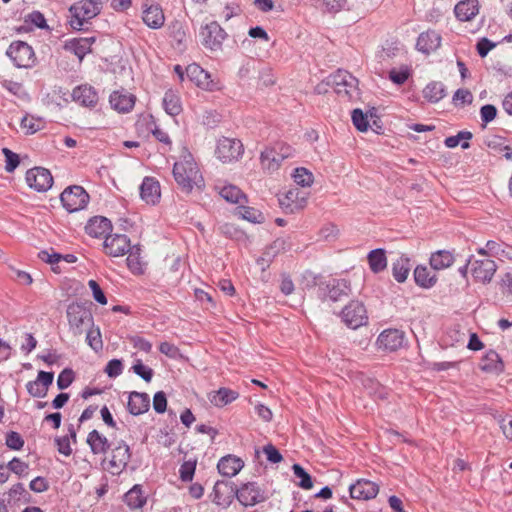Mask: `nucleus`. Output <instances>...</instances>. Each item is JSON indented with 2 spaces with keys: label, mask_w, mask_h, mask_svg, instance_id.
Returning a JSON list of instances; mask_svg holds the SVG:
<instances>
[{
  "label": "nucleus",
  "mask_w": 512,
  "mask_h": 512,
  "mask_svg": "<svg viewBox=\"0 0 512 512\" xmlns=\"http://www.w3.org/2000/svg\"><path fill=\"white\" fill-rule=\"evenodd\" d=\"M173 176L178 186L186 193H190L194 188L204 187V179L191 156L174 164Z\"/></svg>",
  "instance_id": "obj_1"
},
{
  "label": "nucleus",
  "mask_w": 512,
  "mask_h": 512,
  "mask_svg": "<svg viewBox=\"0 0 512 512\" xmlns=\"http://www.w3.org/2000/svg\"><path fill=\"white\" fill-rule=\"evenodd\" d=\"M69 332L74 337H80L84 332L94 324V318L91 310L82 303L73 302L68 305L66 310Z\"/></svg>",
  "instance_id": "obj_2"
},
{
  "label": "nucleus",
  "mask_w": 512,
  "mask_h": 512,
  "mask_svg": "<svg viewBox=\"0 0 512 512\" xmlns=\"http://www.w3.org/2000/svg\"><path fill=\"white\" fill-rule=\"evenodd\" d=\"M329 83L334 91L346 100H354L359 97L358 79L346 70H337L329 77Z\"/></svg>",
  "instance_id": "obj_3"
},
{
  "label": "nucleus",
  "mask_w": 512,
  "mask_h": 512,
  "mask_svg": "<svg viewBox=\"0 0 512 512\" xmlns=\"http://www.w3.org/2000/svg\"><path fill=\"white\" fill-rule=\"evenodd\" d=\"M71 27L75 30H81L85 23L100 14L98 7H95L89 0H81L69 8Z\"/></svg>",
  "instance_id": "obj_4"
},
{
  "label": "nucleus",
  "mask_w": 512,
  "mask_h": 512,
  "mask_svg": "<svg viewBox=\"0 0 512 512\" xmlns=\"http://www.w3.org/2000/svg\"><path fill=\"white\" fill-rule=\"evenodd\" d=\"M6 55L17 68H30L36 60L32 47L24 41L12 42L6 51Z\"/></svg>",
  "instance_id": "obj_5"
},
{
  "label": "nucleus",
  "mask_w": 512,
  "mask_h": 512,
  "mask_svg": "<svg viewBox=\"0 0 512 512\" xmlns=\"http://www.w3.org/2000/svg\"><path fill=\"white\" fill-rule=\"evenodd\" d=\"M63 207L70 213L84 209L89 202V195L83 187H67L60 196Z\"/></svg>",
  "instance_id": "obj_6"
},
{
  "label": "nucleus",
  "mask_w": 512,
  "mask_h": 512,
  "mask_svg": "<svg viewBox=\"0 0 512 512\" xmlns=\"http://www.w3.org/2000/svg\"><path fill=\"white\" fill-rule=\"evenodd\" d=\"M200 36L202 45L205 48L211 51H219L222 49V44L227 38V33L218 22L212 21L201 27Z\"/></svg>",
  "instance_id": "obj_7"
},
{
  "label": "nucleus",
  "mask_w": 512,
  "mask_h": 512,
  "mask_svg": "<svg viewBox=\"0 0 512 512\" xmlns=\"http://www.w3.org/2000/svg\"><path fill=\"white\" fill-rule=\"evenodd\" d=\"M131 458L130 447L121 440L111 451V458L107 464V470L113 475H119L127 466Z\"/></svg>",
  "instance_id": "obj_8"
},
{
  "label": "nucleus",
  "mask_w": 512,
  "mask_h": 512,
  "mask_svg": "<svg viewBox=\"0 0 512 512\" xmlns=\"http://www.w3.org/2000/svg\"><path fill=\"white\" fill-rule=\"evenodd\" d=\"M243 153V144L238 139L223 137L219 139L216 155L222 162L237 160Z\"/></svg>",
  "instance_id": "obj_9"
},
{
  "label": "nucleus",
  "mask_w": 512,
  "mask_h": 512,
  "mask_svg": "<svg viewBox=\"0 0 512 512\" xmlns=\"http://www.w3.org/2000/svg\"><path fill=\"white\" fill-rule=\"evenodd\" d=\"M343 322L352 329H357L367 321L366 309L359 301H351L341 313Z\"/></svg>",
  "instance_id": "obj_10"
},
{
  "label": "nucleus",
  "mask_w": 512,
  "mask_h": 512,
  "mask_svg": "<svg viewBox=\"0 0 512 512\" xmlns=\"http://www.w3.org/2000/svg\"><path fill=\"white\" fill-rule=\"evenodd\" d=\"M26 182L30 188L45 192L52 187L53 177L48 169L34 167L26 172Z\"/></svg>",
  "instance_id": "obj_11"
},
{
  "label": "nucleus",
  "mask_w": 512,
  "mask_h": 512,
  "mask_svg": "<svg viewBox=\"0 0 512 512\" xmlns=\"http://www.w3.org/2000/svg\"><path fill=\"white\" fill-rule=\"evenodd\" d=\"M470 270L473 278L482 283H489L496 270V263L491 259L473 260L469 258Z\"/></svg>",
  "instance_id": "obj_12"
},
{
  "label": "nucleus",
  "mask_w": 512,
  "mask_h": 512,
  "mask_svg": "<svg viewBox=\"0 0 512 512\" xmlns=\"http://www.w3.org/2000/svg\"><path fill=\"white\" fill-rule=\"evenodd\" d=\"M238 501L244 506H254L265 500L264 492L255 482L243 484L236 491Z\"/></svg>",
  "instance_id": "obj_13"
},
{
  "label": "nucleus",
  "mask_w": 512,
  "mask_h": 512,
  "mask_svg": "<svg viewBox=\"0 0 512 512\" xmlns=\"http://www.w3.org/2000/svg\"><path fill=\"white\" fill-rule=\"evenodd\" d=\"M185 73L198 87L209 91L218 89V83L214 82L211 75L196 63L188 65Z\"/></svg>",
  "instance_id": "obj_14"
},
{
  "label": "nucleus",
  "mask_w": 512,
  "mask_h": 512,
  "mask_svg": "<svg viewBox=\"0 0 512 512\" xmlns=\"http://www.w3.org/2000/svg\"><path fill=\"white\" fill-rule=\"evenodd\" d=\"M130 248V239L124 234L108 235L105 238L104 249L109 256H124Z\"/></svg>",
  "instance_id": "obj_15"
},
{
  "label": "nucleus",
  "mask_w": 512,
  "mask_h": 512,
  "mask_svg": "<svg viewBox=\"0 0 512 512\" xmlns=\"http://www.w3.org/2000/svg\"><path fill=\"white\" fill-rule=\"evenodd\" d=\"M350 496L358 500H370L377 496L379 485L367 479H358L349 486Z\"/></svg>",
  "instance_id": "obj_16"
},
{
  "label": "nucleus",
  "mask_w": 512,
  "mask_h": 512,
  "mask_svg": "<svg viewBox=\"0 0 512 512\" xmlns=\"http://www.w3.org/2000/svg\"><path fill=\"white\" fill-rule=\"evenodd\" d=\"M404 333L398 329L384 330L377 339L379 348L389 351H396L404 343Z\"/></svg>",
  "instance_id": "obj_17"
},
{
  "label": "nucleus",
  "mask_w": 512,
  "mask_h": 512,
  "mask_svg": "<svg viewBox=\"0 0 512 512\" xmlns=\"http://www.w3.org/2000/svg\"><path fill=\"white\" fill-rule=\"evenodd\" d=\"M143 22L151 29H159L164 25L165 16L159 4L143 5Z\"/></svg>",
  "instance_id": "obj_18"
},
{
  "label": "nucleus",
  "mask_w": 512,
  "mask_h": 512,
  "mask_svg": "<svg viewBox=\"0 0 512 512\" xmlns=\"http://www.w3.org/2000/svg\"><path fill=\"white\" fill-rule=\"evenodd\" d=\"M279 204L286 213H295L303 209L306 205V198L299 197L297 189H291L285 194L279 196Z\"/></svg>",
  "instance_id": "obj_19"
},
{
  "label": "nucleus",
  "mask_w": 512,
  "mask_h": 512,
  "mask_svg": "<svg viewBox=\"0 0 512 512\" xmlns=\"http://www.w3.org/2000/svg\"><path fill=\"white\" fill-rule=\"evenodd\" d=\"M140 196L147 204L155 205L161 196L159 182L153 177H145L140 186Z\"/></svg>",
  "instance_id": "obj_20"
},
{
  "label": "nucleus",
  "mask_w": 512,
  "mask_h": 512,
  "mask_svg": "<svg viewBox=\"0 0 512 512\" xmlns=\"http://www.w3.org/2000/svg\"><path fill=\"white\" fill-rule=\"evenodd\" d=\"M441 45V36L434 30H428L419 35L416 47L419 51L430 54L436 51Z\"/></svg>",
  "instance_id": "obj_21"
},
{
  "label": "nucleus",
  "mask_w": 512,
  "mask_h": 512,
  "mask_svg": "<svg viewBox=\"0 0 512 512\" xmlns=\"http://www.w3.org/2000/svg\"><path fill=\"white\" fill-rule=\"evenodd\" d=\"M111 230L110 220L102 216L91 218L85 226L86 233L94 238L106 237Z\"/></svg>",
  "instance_id": "obj_22"
},
{
  "label": "nucleus",
  "mask_w": 512,
  "mask_h": 512,
  "mask_svg": "<svg viewBox=\"0 0 512 512\" xmlns=\"http://www.w3.org/2000/svg\"><path fill=\"white\" fill-rule=\"evenodd\" d=\"M73 100L86 107H94L98 102V93L89 85H80L72 92Z\"/></svg>",
  "instance_id": "obj_23"
},
{
  "label": "nucleus",
  "mask_w": 512,
  "mask_h": 512,
  "mask_svg": "<svg viewBox=\"0 0 512 512\" xmlns=\"http://www.w3.org/2000/svg\"><path fill=\"white\" fill-rule=\"evenodd\" d=\"M95 37L73 38L65 42L64 49L74 53L81 61L91 51Z\"/></svg>",
  "instance_id": "obj_24"
},
{
  "label": "nucleus",
  "mask_w": 512,
  "mask_h": 512,
  "mask_svg": "<svg viewBox=\"0 0 512 512\" xmlns=\"http://www.w3.org/2000/svg\"><path fill=\"white\" fill-rule=\"evenodd\" d=\"M243 466V460L234 455L222 457L217 464L219 473L227 477H233L238 474Z\"/></svg>",
  "instance_id": "obj_25"
},
{
  "label": "nucleus",
  "mask_w": 512,
  "mask_h": 512,
  "mask_svg": "<svg viewBox=\"0 0 512 512\" xmlns=\"http://www.w3.org/2000/svg\"><path fill=\"white\" fill-rule=\"evenodd\" d=\"M325 289L328 297L332 301H338L342 299V297H347L351 292L348 281L344 279H332L328 281Z\"/></svg>",
  "instance_id": "obj_26"
},
{
  "label": "nucleus",
  "mask_w": 512,
  "mask_h": 512,
  "mask_svg": "<svg viewBox=\"0 0 512 512\" xmlns=\"http://www.w3.org/2000/svg\"><path fill=\"white\" fill-rule=\"evenodd\" d=\"M150 398L146 393L131 392L128 401V410L132 415H140L148 411Z\"/></svg>",
  "instance_id": "obj_27"
},
{
  "label": "nucleus",
  "mask_w": 512,
  "mask_h": 512,
  "mask_svg": "<svg viewBox=\"0 0 512 512\" xmlns=\"http://www.w3.org/2000/svg\"><path fill=\"white\" fill-rule=\"evenodd\" d=\"M282 158L277 153V148L267 147L260 154V162L262 169L272 173L279 169L282 163Z\"/></svg>",
  "instance_id": "obj_28"
},
{
  "label": "nucleus",
  "mask_w": 512,
  "mask_h": 512,
  "mask_svg": "<svg viewBox=\"0 0 512 512\" xmlns=\"http://www.w3.org/2000/svg\"><path fill=\"white\" fill-rule=\"evenodd\" d=\"M111 106L119 112H128L135 104V97L126 92L114 91L109 98Z\"/></svg>",
  "instance_id": "obj_29"
},
{
  "label": "nucleus",
  "mask_w": 512,
  "mask_h": 512,
  "mask_svg": "<svg viewBox=\"0 0 512 512\" xmlns=\"http://www.w3.org/2000/svg\"><path fill=\"white\" fill-rule=\"evenodd\" d=\"M479 12L478 0H463L454 8L455 16L460 21H470Z\"/></svg>",
  "instance_id": "obj_30"
},
{
  "label": "nucleus",
  "mask_w": 512,
  "mask_h": 512,
  "mask_svg": "<svg viewBox=\"0 0 512 512\" xmlns=\"http://www.w3.org/2000/svg\"><path fill=\"white\" fill-rule=\"evenodd\" d=\"M238 397V392L225 387H222L217 391H212L208 394L210 403L216 407H224L236 400Z\"/></svg>",
  "instance_id": "obj_31"
},
{
  "label": "nucleus",
  "mask_w": 512,
  "mask_h": 512,
  "mask_svg": "<svg viewBox=\"0 0 512 512\" xmlns=\"http://www.w3.org/2000/svg\"><path fill=\"white\" fill-rule=\"evenodd\" d=\"M481 370L489 373H501L504 370V364L497 352L488 351L480 362Z\"/></svg>",
  "instance_id": "obj_32"
},
{
  "label": "nucleus",
  "mask_w": 512,
  "mask_h": 512,
  "mask_svg": "<svg viewBox=\"0 0 512 512\" xmlns=\"http://www.w3.org/2000/svg\"><path fill=\"white\" fill-rule=\"evenodd\" d=\"M455 261L454 255L448 250H439L431 254L430 265L435 270L450 267Z\"/></svg>",
  "instance_id": "obj_33"
},
{
  "label": "nucleus",
  "mask_w": 512,
  "mask_h": 512,
  "mask_svg": "<svg viewBox=\"0 0 512 512\" xmlns=\"http://www.w3.org/2000/svg\"><path fill=\"white\" fill-rule=\"evenodd\" d=\"M87 443L94 454H104L110 447L108 439L97 430H92L88 434Z\"/></svg>",
  "instance_id": "obj_34"
},
{
  "label": "nucleus",
  "mask_w": 512,
  "mask_h": 512,
  "mask_svg": "<svg viewBox=\"0 0 512 512\" xmlns=\"http://www.w3.org/2000/svg\"><path fill=\"white\" fill-rule=\"evenodd\" d=\"M163 107L168 115H179L182 111V105L179 95L173 90H167L163 97Z\"/></svg>",
  "instance_id": "obj_35"
},
{
  "label": "nucleus",
  "mask_w": 512,
  "mask_h": 512,
  "mask_svg": "<svg viewBox=\"0 0 512 512\" xmlns=\"http://www.w3.org/2000/svg\"><path fill=\"white\" fill-rule=\"evenodd\" d=\"M423 96L429 102L437 103L446 96L445 86L441 82L433 81L424 88Z\"/></svg>",
  "instance_id": "obj_36"
},
{
  "label": "nucleus",
  "mask_w": 512,
  "mask_h": 512,
  "mask_svg": "<svg viewBox=\"0 0 512 512\" xmlns=\"http://www.w3.org/2000/svg\"><path fill=\"white\" fill-rule=\"evenodd\" d=\"M414 279L417 285L423 288H430L435 285L437 278L431 274L427 267L417 266L414 270Z\"/></svg>",
  "instance_id": "obj_37"
},
{
  "label": "nucleus",
  "mask_w": 512,
  "mask_h": 512,
  "mask_svg": "<svg viewBox=\"0 0 512 512\" xmlns=\"http://www.w3.org/2000/svg\"><path fill=\"white\" fill-rule=\"evenodd\" d=\"M368 262L374 273H379L387 267V258L383 249H375L369 252Z\"/></svg>",
  "instance_id": "obj_38"
},
{
  "label": "nucleus",
  "mask_w": 512,
  "mask_h": 512,
  "mask_svg": "<svg viewBox=\"0 0 512 512\" xmlns=\"http://www.w3.org/2000/svg\"><path fill=\"white\" fill-rule=\"evenodd\" d=\"M409 272L410 263L408 258L400 257L392 264L393 277L399 283H402L407 279Z\"/></svg>",
  "instance_id": "obj_39"
},
{
  "label": "nucleus",
  "mask_w": 512,
  "mask_h": 512,
  "mask_svg": "<svg viewBox=\"0 0 512 512\" xmlns=\"http://www.w3.org/2000/svg\"><path fill=\"white\" fill-rule=\"evenodd\" d=\"M125 503L132 509L141 508L146 498L143 496L140 486L135 485L124 496Z\"/></svg>",
  "instance_id": "obj_40"
},
{
  "label": "nucleus",
  "mask_w": 512,
  "mask_h": 512,
  "mask_svg": "<svg viewBox=\"0 0 512 512\" xmlns=\"http://www.w3.org/2000/svg\"><path fill=\"white\" fill-rule=\"evenodd\" d=\"M220 195L227 202L239 204L242 200H245V194L234 185H226L220 190Z\"/></svg>",
  "instance_id": "obj_41"
},
{
  "label": "nucleus",
  "mask_w": 512,
  "mask_h": 512,
  "mask_svg": "<svg viewBox=\"0 0 512 512\" xmlns=\"http://www.w3.org/2000/svg\"><path fill=\"white\" fill-rule=\"evenodd\" d=\"M84 333H86V342L87 344L95 351L99 352L103 348V341L101 337L100 328L98 326H93L88 328Z\"/></svg>",
  "instance_id": "obj_42"
},
{
  "label": "nucleus",
  "mask_w": 512,
  "mask_h": 512,
  "mask_svg": "<svg viewBox=\"0 0 512 512\" xmlns=\"http://www.w3.org/2000/svg\"><path fill=\"white\" fill-rule=\"evenodd\" d=\"M472 138V133L469 131H460L455 136H450L445 139V145L448 148H455L461 143L463 149L470 147L468 140Z\"/></svg>",
  "instance_id": "obj_43"
},
{
  "label": "nucleus",
  "mask_w": 512,
  "mask_h": 512,
  "mask_svg": "<svg viewBox=\"0 0 512 512\" xmlns=\"http://www.w3.org/2000/svg\"><path fill=\"white\" fill-rule=\"evenodd\" d=\"M294 182L302 187H309L314 181L313 174L304 167H299L293 173Z\"/></svg>",
  "instance_id": "obj_44"
},
{
  "label": "nucleus",
  "mask_w": 512,
  "mask_h": 512,
  "mask_svg": "<svg viewBox=\"0 0 512 512\" xmlns=\"http://www.w3.org/2000/svg\"><path fill=\"white\" fill-rule=\"evenodd\" d=\"M38 258L42 260L45 263H48L51 265L52 270L55 273H60L61 270L58 266V263L62 259V254L56 253V252H49L47 250H42L38 253Z\"/></svg>",
  "instance_id": "obj_45"
},
{
  "label": "nucleus",
  "mask_w": 512,
  "mask_h": 512,
  "mask_svg": "<svg viewBox=\"0 0 512 512\" xmlns=\"http://www.w3.org/2000/svg\"><path fill=\"white\" fill-rule=\"evenodd\" d=\"M294 475L300 479L298 486L302 489L308 490L313 487V482L311 476L305 471V469L299 465L294 464L292 466Z\"/></svg>",
  "instance_id": "obj_46"
},
{
  "label": "nucleus",
  "mask_w": 512,
  "mask_h": 512,
  "mask_svg": "<svg viewBox=\"0 0 512 512\" xmlns=\"http://www.w3.org/2000/svg\"><path fill=\"white\" fill-rule=\"evenodd\" d=\"M285 249V240L278 238L263 252L262 260L270 262L282 250Z\"/></svg>",
  "instance_id": "obj_47"
},
{
  "label": "nucleus",
  "mask_w": 512,
  "mask_h": 512,
  "mask_svg": "<svg viewBox=\"0 0 512 512\" xmlns=\"http://www.w3.org/2000/svg\"><path fill=\"white\" fill-rule=\"evenodd\" d=\"M240 214L243 219L252 223H262L264 221L262 212L252 207L241 206Z\"/></svg>",
  "instance_id": "obj_48"
},
{
  "label": "nucleus",
  "mask_w": 512,
  "mask_h": 512,
  "mask_svg": "<svg viewBox=\"0 0 512 512\" xmlns=\"http://www.w3.org/2000/svg\"><path fill=\"white\" fill-rule=\"evenodd\" d=\"M7 469L18 476H26L28 474L29 465L20 458L14 457L8 462Z\"/></svg>",
  "instance_id": "obj_49"
},
{
  "label": "nucleus",
  "mask_w": 512,
  "mask_h": 512,
  "mask_svg": "<svg viewBox=\"0 0 512 512\" xmlns=\"http://www.w3.org/2000/svg\"><path fill=\"white\" fill-rule=\"evenodd\" d=\"M352 122L359 131L365 132L368 130L369 123L367 116L361 109H354L352 111Z\"/></svg>",
  "instance_id": "obj_50"
},
{
  "label": "nucleus",
  "mask_w": 512,
  "mask_h": 512,
  "mask_svg": "<svg viewBox=\"0 0 512 512\" xmlns=\"http://www.w3.org/2000/svg\"><path fill=\"white\" fill-rule=\"evenodd\" d=\"M2 153L5 156V170L7 172H13L20 163L18 154L8 148H3Z\"/></svg>",
  "instance_id": "obj_51"
},
{
  "label": "nucleus",
  "mask_w": 512,
  "mask_h": 512,
  "mask_svg": "<svg viewBox=\"0 0 512 512\" xmlns=\"http://www.w3.org/2000/svg\"><path fill=\"white\" fill-rule=\"evenodd\" d=\"M133 372L141 377L144 381L150 382L153 377V370L145 366L141 360H137L132 366Z\"/></svg>",
  "instance_id": "obj_52"
},
{
  "label": "nucleus",
  "mask_w": 512,
  "mask_h": 512,
  "mask_svg": "<svg viewBox=\"0 0 512 512\" xmlns=\"http://www.w3.org/2000/svg\"><path fill=\"white\" fill-rule=\"evenodd\" d=\"M196 469V461H185L180 467V478L182 481L187 482L193 479Z\"/></svg>",
  "instance_id": "obj_53"
},
{
  "label": "nucleus",
  "mask_w": 512,
  "mask_h": 512,
  "mask_svg": "<svg viewBox=\"0 0 512 512\" xmlns=\"http://www.w3.org/2000/svg\"><path fill=\"white\" fill-rule=\"evenodd\" d=\"M74 380V372L72 369H64L57 378V386L60 390L68 388Z\"/></svg>",
  "instance_id": "obj_54"
},
{
  "label": "nucleus",
  "mask_w": 512,
  "mask_h": 512,
  "mask_svg": "<svg viewBox=\"0 0 512 512\" xmlns=\"http://www.w3.org/2000/svg\"><path fill=\"white\" fill-rule=\"evenodd\" d=\"M487 251L490 256L503 259L506 244L503 242L490 240L486 243Z\"/></svg>",
  "instance_id": "obj_55"
},
{
  "label": "nucleus",
  "mask_w": 512,
  "mask_h": 512,
  "mask_svg": "<svg viewBox=\"0 0 512 512\" xmlns=\"http://www.w3.org/2000/svg\"><path fill=\"white\" fill-rule=\"evenodd\" d=\"M6 445L12 450H20L24 446V440L19 433L11 431L6 435Z\"/></svg>",
  "instance_id": "obj_56"
},
{
  "label": "nucleus",
  "mask_w": 512,
  "mask_h": 512,
  "mask_svg": "<svg viewBox=\"0 0 512 512\" xmlns=\"http://www.w3.org/2000/svg\"><path fill=\"white\" fill-rule=\"evenodd\" d=\"M88 286L91 289L93 298L95 299L96 302H98L101 305L107 304V298L104 292L102 291L100 285L97 283V281L93 279L89 280Z\"/></svg>",
  "instance_id": "obj_57"
},
{
  "label": "nucleus",
  "mask_w": 512,
  "mask_h": 512,
  "mask_svg": "<svg viewBox=\"0 0 512 512\" xmlns=\"http://www.w3.org/2000/svg\"><path fill=\"white\" fill-rule=\"evenodd\" d=\"M228 485L224 481H217L213 487V493H212V501L217 505H223L228 503L224 499H222V493L224 489H227Z\"/></svg>",
  "instance_id": "obj_58"
},
{
  "label": "nucleus",
  "mask_w": 512,
  "mask_h": 512,
  "mask_svg": "<svg viewBox=\"0 0 512 512\" xmlns=\"http://www.w3.org/2000/svg\"><path fill=\"white\" fill-rule=\"evenodd\" d=\"M409 75H410V73H409L408 68H404L401 70L392 69L389 72V79L397 85H402L407 81V79L409 78Z\"/></svg>",
  "instance_id": "obj_59"
},
{
  "label": "nucleus",
  "mask_w": 512,
  "mask_h": 512,
  "mask_svg": "<svg viewBox=\"0 0 512 512\" xmlns=\"http://www.w3.org/2000/svg\"><path fill=\"white\" fill-rule=\"evenodd\" d=\"M21 127L26 130V133L33 134L41 129V122L33 117L25 116L21 120Z\"/></svg>",
  "instance_id": "obj_60"
},
{
  "label": "nucleus",
  "mask_w": 512,
  "mask_h": 512,
  "mask_svg": "<svg viewBox=\"0 0 512 512\" xmlns=\"http://www.w3.org/2000/svg\"><path fill=\"white\" fill-rule=\"evenodd\" d=\"M153 408L159 414L164 413L166 411L167 398L163 391H158L155 393L153 397Z\"/></svg>",
  "instance_id": "obj_61"
},
{
  "label": "nucleus",
  "mask_w": 512,
  "mask_h": 512,
  "mask_svg": "<svg viewBox=\"0 0 512 512\" xmlns=\"http://www.w3.org/2000/svg\"><path fill=\"white\" fill-rule=\"evenodd\" d=\"M123 370V364L121 360L118 359H112L110 360L105 368V372L107 375L111 378H115L119 376L122 373Z\"/></svg>",
  "instance_id": "obj_62"
},
{
  "label": "nucleus",
  "mask_w": 512,
  "mask_h": 512,
  "mask_svg": "<svg viewBox=\"0 0 512 512\" xmlns=\"http://www.w3.org/2000/svg\"><path fill=\"white\" fill-rule=\"evenodd\" d=\"M26 388L28 393L32 397L36 398H43L47 395L46 389L41 387V383H39L37 380L29 381L26 384Z\"/></svg>",
  "instance_id": "obj_63"
},
{
  "label": "nucleus",
  "mask_w": 512,
  "mask_h": 512,
  "mask_svg": "<svg viewBox=\"0 0 512 512\" xmlns=\"http://www.w3.org/2000/svg\"><path fill=\"white\" fill-rule=\"evenodd\" d=\"M159 350L162 354L169 358L175 359L180 355V350L177 346L169 342H162L159 345Z\"/></svg>",
  "instance_id": "obj_64"
}]
</instances>
